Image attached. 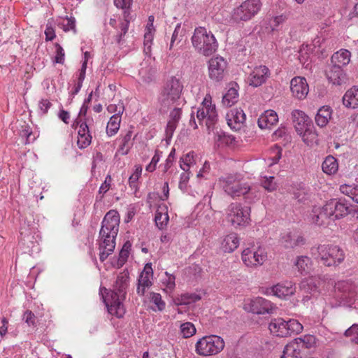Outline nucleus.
<instances>
[{"instance_id":"obj_1","label":"nucleus","mask_w":358,"mask_h":358,"mask_svg":"<svg viewBox=\"0 0 358 358\" xmlns=\"http://www.w3.org/2000/svg\"><path fill=\"white\" fill-rule=\"evenodd\" d=\"M120 217L116 210H110L105 215L99 231V259L103 262L115 248V240L119 231Z\"/></svg>"},{"instance_id":"obj_2","label":"nucleus","mask_w":358,"mask_h":358,"mask_svg":"<svg viewBox=\"0 0 358 358\" xmlns=\"http://www.w3.org/2000/svg\"><path fill=\"white\" fill-rule=\"evenodd\" d=\"M183 87V83L180 78L176 76L167 77L157 97L160 113H166L170 106L180 99Z\"/></svg>"},{"instance_id":"obj_3","label":"nucleus","mask_w":358,"mask_h":358,"mask_svg":"<svg viewBox=\"0 0 358 358\" xmlns=\"http://www.w3.org/2000/svg\"><path fill=\"white\" fill-rule=\"evenodd\" d=\"M310 253L318 262L328 267L339 266L345 258L344 250L339 246L334 245L314 246L311 248Z\"/></svg>"},{"instance_id":"obj_4","label":"nucleus","mask_w":358,"mask_h":358,"mask_svg":"<svg viewBox=\"0 0 358 358\" xmlns=\"http://www.w3.org/2000/svg\"><path fill=\"white\" fill-rule=\"evenodd\" d=\"M191 41L193 47L205 56L213 54L218 47L215 36L203 27H199L194 29Z\"/></svg>"},{"instance_id":"obj_5","label":"nucleus","mask_w":358,"mask_h":358,"mask_svg":"<svg viewBox=\"0 0 358 358\" xmlns=\"http://www.w3.org/2000/svg\"><path fill=\"white\" fill-rule=\"evenodd\" d=\"M292 118L296 131L302 136L306 143L308 144L317 140V134L313 121L303 111L293 110Z\"/></svg>"},{"instance_id":"obj_6","label":"nucleus","mask_w":358,"mask_h":358,"mask_svg":"<svg viewBox=\"0 0 358 358\" xmlns=\"http://www.w3.org/2000/svg\"><path fill=\"white\" fill-rule=\"evenodd\" d=\"M127 283L121 282V285L117 284V289L113 291H109L106 287H102L99 289V294L107 309L108 313H115L119 311L125 310L123 309L124 305L122 301L124 299Z\"/></svg>"},{"instance_id":"obj_7","label":"nucleus","mask_w":358,"mask_h":358,"mask_svg":"<svg viewBox=\"0 0 358 358\" xmlns=\"http://www.w3.org/2000/svg\"><path fill=\"white\" fill-rule=\"evenodd\" d=\"M224 348L222 338L217 335L205 336L197 341L195 351L200 356H210L220 353Z\"/></svg>"},{"instance_id":"obj_8","label":"nucleus","mask_w":358,"mask_h":358,"mask_svg":"<svg viewBox=\"0 0 358 358\" xmlns=\"http://www.w3.org/2000/svg\"><path fill=\"white\" fill-rule=\"evenodd\" d=\"M338 297L341 300L339 306L351 307L356 296V286L349 280L338 281L335 285Z\"/></svg>"},{"instance_id":"obj_9","label":"nucleus","mask_w":358,"mask_h":358,"mask_svg":"<svg viewBox=\"0 0 358 358\" xmlns=\"http://www.w3.org/2000/svg\"><path fill=\"white\" fill-rule=\"evenodd\" d=\"M353 206L350 205L345 199H333L326 203V210H329L332 216V220L341 219L352 213Z\"/></svg>"},{"instance_id":"obj_10","label":"nucleus","mask_w":358,"mask_h":358,"mask_svg":"<svg viewBox=\"0 0 358 358\" xmlns=\"http://www.w3.org/2000/svg\"><path fill=\"white\" fill-rule=\"evenodd\" d=\"M227 62L222 57L211 58L208 63V76L211 80L220 83L227 74Z\"/></svg>"},{"instance_id":"obj_11","label":"nucleus","mask_w":358,"mask_h":358,"mask_svg":"<svg viewBox=\"0 0 358 358\" xmlns=\"http://www.w3.org/2000/svg\"><path fill=\"white\" fill-rule=\"evenodd\" d=\"M296 292L295 284L291 281L278 283L271 287L266 288L265 294L273 295L280 299H286Z\"/></svg>"},{"instance_id":"obj_12","label":"nucleus","mask_w":358,"mask_h":358,"mask_svg":"<svg viewBox=\"0 0 358 358\" xmlns=\"http://www.w3.org/2000/svg\"><path fill=\"white\" fill-rule=\"evenodd\" d=\"M20 234L18 247L22 253L31 255L39 250L38 243L34 236L35 234L21 231Z\"/></svg>"},{"instance_id":"obj_13","label":"nucleus","mask_w":358,"mask_h":358,"mask_svg":"<svg viewBox=\"0 0 358 358\" xmlns=\"http://www.w3.org/2000/svg\"><path fill=\"white\" fill-rule=\"evenodd\" d=\"M270 76V71L266 66H256L250 73L248 83L254 87H259L266 83Z\"/></svg>"},{"instance_id":"obj_14","label":"nucleus","mask_w":358,"mask_h":358,"mask_svg":"<svg viewBox=\"0 0 358 358\" xmlns=\"http://www.w3.org/2000/svg\"><path fill=\"white\" fill-rule=\"evenodd\" d=\"M290 90L292 95L298 99H304L309 91L306 79L303 77H294L290 82Z\"/></svg>"},{"instance_id":"obj_15","label":"nucleus","mask_w":358,"mask_h":358,"mask_svg":"<svg viewBox=\"0 0 358 358\" xmlns=\"http://www.w3.org/2000/svg\"><path fill=\"white\" fill-rule=\"evenodd\" d=\"M250 306V313H270L277 308L274 303L262 297H256L252 299Z\"/></svg>"},{"instance_id":"obj_16","label":"nucleus","mask_w":358,"mask_h":358,"mask_svg":"<svg viewBox=\"0 0 358 358\" xmlns=\"http://www.w3.org/2000/svg\"><path fill=\"white\" fill-rule=\"evenodd\" d=\"M245 210L240 203H231L230 205V213L228 215L229 221L234 226H244Z\"/></svg>"},{"instance_id":"obj_17","label":"nucleus","mask_w":358,"mask_h":358,"mask_svg":"<svg viewBox=\"0 0 358 358\" xmlns=\"http://www.w3.org/2000/svg\"><path fill=\"white\" fill-rule=\"evenodd\" d=\"M311 218L313 223L318 226H327L332 220V216L326 210V204L322 208H314L312 211Z\"/></svg>"},{"instance_id":"obj_18","label":"nucleus","mask_w":358,"mask_h":358,"mask_svg":"<svg viewBox=\"0 0 358 358\" xmlns=\"http://www.w3.org/2000/svg\"><path fill=\"white\" fill-rule=\"evenodd\" d=\"M268 329L271 333L275 336H288L287 321L281 317L272 319L268 324Z\"/></svg>"},{"instance_id":"obj_19","label":"nucleus","mask_w":358,"mask_h":358,"mask_svg":"<svg viewBox=\"0 0 358 358\" xmlns=\"http://www.w3.org/2000/svg\"><path fill=\"white\" fill-rule=\"evenodd\" d=\"M305 238L298 232H288L281 238V243L285 248H295L305 244Z\"/></svg>"},{"instance_id":"obj_20","label":"nucleus","mask_w":358,"mask_h":358,"mask_svg":"<svg viewBox=\"0 0 358 358\" xmlns=\"http://www.w3.org/2000/svg\"><path fill=\"white\" fill-rule=\"evenodd\" d=\"M326 76L329 82L334 85H341L345 83L346 75L343 69L340 67L331 65L329 69L326 71Z\"/></svg>"},{"instance_id":"obj_21","label":"nucleus","mask_w":358,"mask_h":358,"mask_svg":"<svg viewBox=\"0 0 358 358\" xmlns=\"http://www.w3.org/2000/svg\"><path fill=\"white\" fill-rule=\"evenodd\" d=\"M278 121V117L275 111L273 110H266L258 118V126L261 129H270Z\"/></svg>"},{"instance_id":"obj_22","label":"nucleus","mask_w":358,"mask_h":358,"mask_svg":"<svg viewBox=\"0 0 358 358\" xmlns=\"http://www.w3.org/2000/svg\"><path fill=\"white\" fill-rule=\"evenodd\" d=\"M131 8H125L124 10L123 17L124 20L120 23L119 27L120 31L115 36V41L118 45H121L122 43V38L126 35L129 30L130 20H131Z\"/></svg>"},{"instance_id":"obj_23","label":"nucleus","mask_w":358,"mask_h":358,"mask_svg":"<svg viewBox=\"0 0 358 358\" xmlns=\"http://www.w3.org/2000/svg\"><path fill=\"white\" fill-rule=\"evenodd\" d=\"M224 191L232 197L243 196L246 198V187L242 185L239 182H234L231 183L229 180L227 181L226 185L224 186Z\"/></svg>"},{"instance_id":"obj_24","label":"nucleus","mask_w":358,"mask_h":358,"mask_svg":"<svg viewBox=\"0 0 358 358\" xmlns=\"http://www.w3.org/2000/svg\"><path fill=\"white\" fill-rule=\"evenodd\" d=\"M332 109L329 106H323L319 108L315 117L317 125L321 128L324 127L331 117Z\"/></svg>"},{"instance_id":"obj_25","label":"nucleus","mask_w":358,"mask_h":358,"mask_svg":"<svg viewBox=\"0 0 358 358\" xmlns=\"http://www.w3.org/2000/svg\"><path fill=\"white\" fill-rule=\"evenodd\" d=\"M350 52L348 50H341L333 54L331 58V65L340 67L346 66L350 61Z\"/></svg>"},{"instance_id":"obj_26","label":"nucleus","mask_w":358,"mask_h":358,"mask_svg":"<svg viewBox=\"0 0 358 358\" xmlns=\"http://www.w3.org/2000/svg\"><path fill=\"white\" fill-rule=\"evenodd\" d=\"M231 115L233 116L234 124H233L232 120L231 119L227 120V124L232 129L239 131L243 127V123L246 120V115L244 113L243 110L242 109H240V110L238 109H235L231 110Z\"/></svg>"},{"instance_id":"obj_27","label":"nucleus","mask_w":358,"mask_h":358,"mask_svg":"<svg viewBox=\"0 0 358 358\" xmlns=\"http://www.w3.org/2000/svg\"><path fill=\"white\" fill-rule=\"evenodd\" d=\"M343 103L348 108L358 107V87L355 86L345 92L343 97Z\"/></svg>"},{"instance_id":"obj_28","label":"nucleus","mask_w":358,"mask_h":358,"mask_svg":"<svg viewBox=\"0 0 358 358\" xmlns=\"http://www.w3.org/2000/svg\"><path fill=\"white\" fill-rule=\"evenodd\" d=\"M202 298V295L201 293H185L182 294L179 298L177 299L178 300V305H185L188 306L187 310H190V308L193 307V303L200 301Z\"/></svg>"},{"instance_id":"obj_29","label":"nucleus","mask_w":358,"mask_h":358,"mask_svg":"<svg viewBox=\"0 0 358 358\" xmlns=\"http://www.w3.org/2000/svg\"><path fill=\"white\" fill-rule=\"evenodd\" d=\"M120 110H121V108H120ZM122 114V110H118V113L114 114L110 118L106 127V133L108 136H112L118 131L121 122Z\"/></svg>"},{"instance_id":"obj_30","label":"nucleus","mask_w":358,"mask_h":358,"mask_svg":"<svg viewBox=\"0 0 358 358\" xmlns=\"http://www.w3.org/2000/svg\"><path fill=\"white\" fill-rule=\"evenodd\" d=\"M246 1H243L238 8L234 10L231 15V20L240 27L244 25L246 21Z\"/></svg>"},{"instance_id":"obj_31","label":"nucleus","mask_w":358,"mask_h":358,"mask_svg":"<svg viewBox=\"0 0 358 358\" xmlns=\"http://www.w3.org/2000/svg\"><path fill=\"white\" fill-rule=\"evenodd\" d=\"M38 224L35 222L34 216L31 214L24 217L20 223V234L21 231L30 232V234H36L38 229Z\"/></svg>"},{"instance_id":"obj_32","label":"nucleus","mask_w":358,"mask_h":358,"mask_svg":"<svg viewBox=\"0 0 358 358\" xmlns=\"http://www.w3.org/2000/svg\"><path fill=\"white\" fill-rule=\"evenodd\" d=\"M248 250L249 249L248 248V256H249V255L251 253V252L248 251ZM266 257L267 256L266 252H264V250L262 249V248H259L256 251H255L252 253L253 260H252L250 257H248V259L249 261V263H248V266H249L250 265L255 266L262 265L263 263L266 259Z\"/></svg>"},{"instance_id":"obj_33","label":"nucleus","mask_w":358,"mask_h":358,"mask_svg":"<svg viewBox=\"0 0 358 358\" xmlns=\"http://www.w3.org/2000/svg\"><path fill=\"white\" fill-rule=\"evenodd\" d=\"M222 245L225 252H233L239 245V240L236 234L232 233L226 236Z\"/></svg>"},{"instance_id":"obj_34","label":"nucleus","mask_w":358,"mask_h":358,"mask_svg":"<svg viewBox=\"0 0 358 358\" xmlns=\"http://www.w3.org/2000/svg\"><path fill=\"white\" fill-rule=\"evenodd\" d=\"M293 343L297 345V348L303 352L304 350L314 347L315 338L313 336L306 335L302 338H296L292 341Z\"/></svg>"},{"instance_id":"obj_35","label":"nucleus","mask_w":358,"mask_h":358,"mask_svg":"<svg viewBox=\"0 0 358 358\" xmlns=\"http://www.w3.org/2000/svg\"><path fill=\"white\" fill-rule=\"evenodd\" d=\"M322 171L328 174L333 175L336 173L338 169L337 159L331 155H329L325 158L322 164Z\"/></svg>"},{"instance_id":"obj_36","label":"nucleus","mask_w":358,"mask_h":358,"mask_svg":"<svg viewBox=\"0 0 358 358\" xmlns=\"http://www.w3.org/2000/svg\"><path fill=\"white\" fill-rule=\"evenodd\" d=\"M319 282L313 278H308L302 280L299 284V287L305 293H309L315 296L318 292Z\"/></svg>"},{"instance_id":"obj_37","label":"nucleus","mask_w":358,"mask_h":358,"mask_svg":"<svg viewBox=\"0 0 358 358\" xmlns=\"http://www.w3.org/2000/svg\"><path fill=\"white\" fill-rule=\"evenodd\" d=\"M311 261L307 256L298 257L294 263L298 271L302 275H306L310 269Z\"/></svg>"},{"instance_id":"obj_38","label":"nucleus","mask_w":358,"mask_h":358,"mask_svg":"<svg viewBox=\"0 0 358 358\" xmlns=\"http://www.w3.org/2000/svg\"><path fill=\"white\" fill-rule=\"evenodd\" d=\"M301 354L297 345L291 341L285 347L281 358H302Z\"/></svg>"},{"instance_id":"obj_39","label":"nucleus","mask_w":358,"mask_h":358,"mask_svg":"<svg viewBox=\"0 0 358 358\" xmlns=\"http://www.w3.org/2000/svg\"><path fill=\"white\" fill-rule=\"evenodd\" d=\"M238 96V94L237 90L234 87H230L227 93L222 96V105L225 107H231L233 104L237 102Z\"/></svg>"},{"instance_id":"obj_40","label":"nucleus","mask_w":358,"mask_h":358,"mask_svg":"<svg viewBox=\"0 0 358 358\" xmlns=\"http://www.w3.org/2000/svg\"><path fill=\"white\" fill-rule=\"evenodd\" d=\"M152 285V283L148 277L139 275L136 288L137 294L141 296H144L145 289L150 287Z\"/></svg>"},{"instance_id":"obj_41","label":"nucleus","mask_w":358,"mask_h":358,"mask_svg":"<svg viewBox=\"0 0 358 358\" xmlns=\"http://www.w3.org/2000/svg\"><path fill=\"white\" fill-rule=\"evenodd\" d=\"M262 6L261 0H248V20L257 15Z\"/></svg>"},{"instance_id":"obj_42","label":"nucleus","mask_w":358,"mask_h":358,"mask_svg":"<svg viewBox=\"0 0 358 358\" xmlns=\"http://www.w3.org/2000/svg\"><path fill=\"white\" fill-rule=\"evenodd\" d=\"M180 331L182 334V336L185 338H187L194 336L196 334V330L194 325L192 322H187L181 324Z\"/></svg>"},{"instance_id":"obj_43","label":"nucleus","mask_w":358,"mask_h":358,"mask_svg":"<svg viewBox=\"0 0 358 358\" xmlns=\"http://www.w3.org/2000/svg\"><path fill=\"white\" fill-rule=\"evenodd\" d=\"M217 141L225 143L227 145H235L236 138L232 135L227 134L226 132L220 131H217Z\"/></svg>"},{"instance_id":"obj_44","label":"nucleus","mask_w":358,"mask_h":358,"mask_svg":"<svg viewBox=\"0 0 358 358\" xmlns=\"http://www.w3.org/2000/svg\"><path fill=\"white\" fill-rule=\"evenodd\" d=\"M303 325L296 320H287L288 336L292 333L299 334L303 331Z\"/></svg>"},{"instance_id":"obj_45","label":"nucleus","mask_w":358,"mask_h":358,"mask_svg":"<svg viewBox=\"0 0 358 358\" xmlns=\"http://www.w3.org/2000/svg\"><path fill=\"white\" fill-rule=\"evenodd\" d=\"M78 134L77 143L80 148L83 149L90 145L92 138L90 134L78 132Z\"/></svg>"},{"instance_id":"obj_46","label":"nucleus","mask_w":358,"mask_h":358,"mask_svg":"<svg viewBox=\"0 0 358 358\" xmlns=\"http://www.w3.org/2000/svg\"><path fill=\"white\" fill-rule=\"evenodd\" d=\"M163 217V214L159 211H157L155 215V222L156 225L160 229H163L166 225L169 220V217L168 214L164 215V220L162 221Z\"/></svg>"},{"instance_id":"obj_47","label":"nucleus","mask_w":358,"mask_h":358,"mask_svg":"<svg viewBox=\"0 0 358 358\" xmlns=\"http://www.w3.org/2000/svg\"><path fill=\"white\" fill-rule=\"evenodd\" d=\"M217 121V112H213V113L208 114L207 120L206 121V126L207 127V130L208 133L211 131H214L215 124Z\"/></svg>"},{"instance_id":"obj_48","label":"nucleus","mask_w":358,"mask_h":358,"mask_svg":"<svg viewBox=\"0 0 358 358\" xmlns=\"http://www.w3.org/2000/svg\"><path fill=\"white\" fill-rule=\"evenodd\" d=\"M131 243L129 241H127L124 243L122 249L120 250L117 257L120 258L121 259L127 262L129 255V252L131 248Z\"/></svg>"},{"instance_id":"obj_49","label":"nucleus","mask_w":358,"mask_h":358,"mask_svg":"<svg viewBox=\"0 0 358 358\" xmlns=\"http://www.w3.org/2000/svg\"><path fill=\"white\" fill-rule=\"evenodd\" d=\"M151 301L157 306L158 310L162 311L165 308V303L162 299L160 294L152 292L151 294Z\"/></svg>"},{"instance_id":"obj_50","label":"nucleus","mask_w":358,"mask_h":358,"mask_svg":"<svg viewBox=\"0 0 358 358\" xmlns=\"http://www.w3.org/2000/svg\"><path fill=\"white\" fill-rule=\"evenodd\" d=\"M56 55L55 57L54 62L57 64H64L65 52L63 48L59 44L55 43Z\"/></svg>"},{"instance_id":"obj_51","label":"nucleus","mask_w":358,"mask_h":358,"mask_svg":"<svg viewBox=\"0 0 358 358\" xmlns=\"http://www.w3.org/2000/svg\"><path fill=\"white\" fill-rule=\"evenodd\" d=\"M132 136V131H128L127 133L124 135L122 140V143L120 145V150H122V155H126L128 154L129 149L127 148L126 150H124V148L127 146L129 142L131 141Z\"/></svg>"},{"instance_id":"obj_52","label":"nucleus","mask_w":358,"mask_h":358,"mask_svg":"<svg viewBox=\"0 0 358 358\" xmlns=\"http://www.w3.org/2000/svg\"><path fill=\"white\" fill-rule=\"evenodd\" d=\"M162 152H159V150H156L154 156L152 157L151 162L148 165L146 166L145 170L148 172H153L156 169L157 164L159 162L160 159V155Z\"/></svg>"},{"instance_id":"obj_53","label":"nucleus","mask_w":358,"mask_h":358,"mask_svg":"<svg viewBox=\"0 0 358 358\" xmlns=\"http://www.w3.org/2000/svg\"><path fill=\"white\" fill-rule=\"evenodd\" d=\"M178 126V124L172 122H168L165 130L166 140L169 143L173 137V133Z\"/></svg>"},{"instance_id":"obj_54","label":"nucleus","mask_w":358,"mask_h":358,"mask_svg":"<svg viewBox=\"0 0 358 358\" xmlns=\"http://www.w3.org/2000/svg\"><path fill=\"white\" fill-rule=\"evenodd\" d=\"M194 152L193 151L187 153L183 157L180 158V164H182L183 166L189 168L191 164H192L194 161Z\"/></svg>"},{"instance_id":"obj_55","label":"nucleus","mask_w":358,"mask_h":358,"mask_svg":"<svg viewBox=\"0 0 358 358\" xmlns=\"http://www.w3.org/2000/svg\"><path fill=\"white\" fill-rule=\"evenodd\" d=\"M22 135L26 137L28 143L34 142L36 139V136L29 125L24 126V128L22 130Z\"/></svg>"},{"instance_id":"obj_56","label":"nucleus","mask_w":358,"mask_h":358,"mask_svg":"<svg viewBox=\"0 0 358 358\" xmlns=\"http://www.w3.org/2000/svg\"><path fill=\"white\" fill-rule=\"evenodd\" d=\"M112 182V178L110 175H107L104 182L101 184L99 189V194H106L110 189Z\"/></svg>"},{"instance_id":"obj_57","label":"nucleus","mask_w":358,"mask_h":358,"mask_svg":"<svg viewBox=\"0 0 358 358\" xmlns=\"http://www.w3.org/2000/svg\"><path fill=\"white\" fill-rule=\"evenodd\" d=\"M273 180L274 177L273 176L266 178L262 181V186L269 192L273 191L274 189H275L276 187L275 182Z\"/></svg>"},{"instance_id":"obj_58","label":"nucleus","mask_w":358,"mask_h":358,"mask_svg":"<svg viewBox=\"0 0 358 358\" xmlns=\"http://www.w3.org/2000/svg\"><path fill=\"white\" fill-rule=\"evenodd\" d=\"M51 102L48 99H41L39 101L38 107L42 113V115H46L48 112L49 108L52 106Z\"/></svg>"},{"instance_id":"obj_59","label":"nucleus","mask_w":358,"mask_h":358,"mask_svg":"<svg viewBox=\"0 0 358 358\" xmlns=\"http://www.w3.org/2000/svg\"><path fill=\"white\" fill-rule=\"evenodd\" d=\"M345 334L347 336L355 335L352 341L358 343V324L352 325L345 331Z\"/></svg>"},{"instance_id":"obj_60","label":"nucleus","mask_w":358,"mask_h":358,"mask_svg":"<svg viewBox=\"0 0 358 358\" xmlns=\"http://www.w3.org/2000/svg\"><path fill=\"white\" fill-rule=\"evenodd\" d=\"M272 154L273 156L271 157V159L272 160L271 165H273L278 162L282 156V149L278 146H275L272 150Z\"/></svg>"},{"instance_id":"obj_61","label":"nucleus","mask_w":358,"mask_h":358,"mask_svg":"<svg viewBox=\"0 0 358 358\" xmlns=\"http://www.w3.org/2000/svg\"><path fill=\"white\" fill-rule=\"evenodd\" d=\"M120 108H121V110H122V113H123L124 110V103L121 101H120V102L117 105L109 104L107 106V110L110 113L117 114V113H118V110H120Z\"/></svg>"},{"instance_id":"obj_62","label":"nucleus","mask_w":358,"mask_h":358,"mask_svg":"<svg viewBox=\"0 0 358 358\" xmlns=\"http://www.w3.org/2000/svg\"><path fill=\"white\" fill-rule=\"evenodd\" d=\"M182 111L180 108H175L171 113H170V118L171 120L169 122H175L176 124L178 123L179 120L181 117Z\"/></svg>"},{"instance_id":"obj_63","label":"nucleus","mask_w":358,"mask_h":358,"mask_svg":"<svg viewBox=\"0 0 358 358\" xmlns=\"http://www.w3.org/2000/svg\"><path fill=\"white\" fill-rule=\"evenodd\" d=\"M45 35L46 41H51L56 37L55 29L49 23L46 25Z\"/></svg>"},{"instance_id":"obj_64","label":"nucleus","mask_w":358,"mask_h":358,"mask_svg":"<svg viewBox=\"0 0 358 358\" xmlns=\"http://www.w3.org/2000/svg\"><path fill=\"white\" fill-rule=\"evenodd\" d=\"M67 24L64 25V31H73L74 33H76V20L74 17H67Z\"/></svg>"}]
</instances>
